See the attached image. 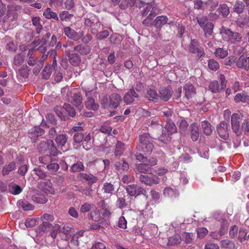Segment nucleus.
<instances>
[{
  "instance_id": "obj_61",
  "label": "nucleus",
  "mask_w": 249,
  "mask_h": 249,
  "mask_svg": "<svg viewBox=\"0 0 249 249\" xmlns=\"http://www.w3.org/2000/svg\"><path fill=\"white\" fill-rule=\"evenodd\" d=\"M90 214L91 218L94 221H96L99 218L100 216V213L95 206V210H91Z\"/></svg>"
},
{
  "instance_id": "obj_27",
  "label": "nucleus",
  "mask_w": 249,
  "mask_h": 249,
  "mask_svg": "<svg viewBox=\"0 0 249 249\" xmlns=\"http://www.w3.org/2000/svg\"><path fill=\"white\" fill-rule=\"evenodd\" d=\"M201 128L203 133L206 135H210L213 131L211 124L207 121L202 122Z\"/></svg>"
},
{
  "instance_id": "obj_22",
  "label": "nucleus",
  "mask_w": 249,
  "mask_h": 249,
  "mask_svg": "<svg viewBox=\"0 0 249 249\" xmlns=\"http://www.w3.org/2000/svg\"><path fill=\"white\" fill-rule=\"evenodd\" d=\"M156 15V13L154 8H153L148 17L142 21L143 24L147 26H152L154 24L153 19Z\"/></svg>"
},
{
  "instance_id": "obj_29",
  "label": "nucleus",
  "mask_w": 249,
  "mask_h": 249,
  "mask_svg": "<svg viewBox=\"0 0 249 249\" xmlns=\"http://www.w3.org/2000/svg\"><path fill=\"white\" fill-rule=\"evenodd\" d=\"M32 199L33 201L40 204H45L48 200L47 197L41 194H37L33 196Z\"/></svg>"
},
{
  "instance_id": "obj_7",
  "label": "nucleus",
  "mask_w": 249,
  "mask_h": 249,
  "mask_svg": "<svg viewBox=\"0 0 249 249\" xmlns=\"http://www.w3.org/2000/svg\"><path fill=\"white\" fill-rule=\"evenodd\" d=\"M41 219L42 223L40 225V228L41 229L42 231H45L51 228L52 225L50 222L53 221L54 218L53 214L46 213L43 214L41 217Z\"/></svg>"
},
{
  "instance_id": "obj_58",
  "label": "nucleus",
  "mask_w": 249,
  "mask_h": 249,
  "mask_svg": "<svg viewBox=\"0 0 249 249\" xmlns=\"http://www.w3.org/2000/svg\"><path fill=\"white\" fill-rule=\"evenodd\" d=\"M208 233V230L205 228H199L197 230V236L200 238H203Z\"/></svg>"
},
{
  "instance_id": "obj_3",
  "label": "nucleus",
  "mask_w": 249,
  "mask_h": 249,
  "mask_svg": "<svg viewBox=\"0 0 249 249\" xmlns=\"http://www.w3.org/2000/svg\"><path fill=\"white\" fill-rule=\"evenodd\" d=\"M37 149L40 153L48 151L50 155L55 156L57 154V149L53 144V140L48 139L41 141L38 144Z\"/></svg>"
},
{
  "instance_id": "obj_30",
  "label": "nucleus",
  "mask_w": 249,
  "mask_h": 249,
  "mask_svg": "<svg viewBox=\"0 0 249 249\" xmlns=\"http://www.w3.org/2000/svg\"><path fill=\"white\" fill-rule=\"evenodd\" d=\"M44 132L42 129L38 127H34L30 130V137L35 142L34 137L41 136Z\"/></svg>"
},
{
  "instance_id": "obj_44",
  "label": "nucleus",
  "mask_w": 249,
  "mask_h": 249,
  "mask_svg": "<svg viewBox=\"0 0 249 249\" xmlns=\"http://www.w3.org/2000/svg\"><path fill=\"white\" fill-rule=\"evenodd\" d=\"M181 241L180 236L179 234H176L174 236L170 237L168 239V243L171 245H178Z\"/></svg>"
},
{
  "instance_id": "obj_2",
  "label": "nucleus",
  "mask_w": 249,
  "mask_h": 249,
  "mask_svg": "<svg viewBox=\"0 0 249 249\" xmlns=\"http://www.w3.org/2000/svg\"><path fill=\"white\" fill-rule=\"evenodd\" d=\"M220 35L222 39L231 43L240 42L242 38L240 34L237 32H233L231 30L224 27L220 29Z\"/></svg>"
},
{
  "instance_id": "obj_50",
  "label": "nucleus",
  "mask_w": 249,
  "mask_h": 249,
  "mask_svg": "<svg viewBox=\"0 0 249 249\" xmlns=\"http://www.w3.org/2000/svg\"><path fill=\"white\" fill-rule=\"evenodd\" d=\"M71 170L73 172H79L84 169V166L81 161H77L76 163L73 164L71 167Z\"/></svg>"
},
{
  "instance_id": "obj_33",
  "label": "nucleus",
  "mask_w": 249,
  "mask_h": 249,
  "mask_svg": "<svg viewBox=\"0 0 249 249\" xmlns=\"http://www.w3.org/2000/svg\"><path fill=\"white\" fill-rule=\"evenodd\" d=\"M18 205L19 207L21 208L24 211L32 210L34 209V206L26 200L18 201Z\"/></svg>"
},
{
  "instance_id": "obj_59",
  "label": "nucleus",
  "mask_w": 249,
  "mask_h": 249,
  "mask_svg": "<svg viewBox=\"0 0 249 249\" xmlns=\"http://www.w3.org/2000/svg\"><path fill=\"white\" fill-rule=\"evenodd\" d=\"M73 50L79 52L80 53L85 54L89 53V49L81 45H78L72 48Z\"/></svg>"
},
{
  "instance_id": "obj_10",
  "label": "nucleus",
  "mask_w": 249,
  "mask_h": 249,
  "mask_svg": "<svg viewBox=\"0 0 249 249\" xmlns=\"http://www.w3.org/2000/svg\"><path fill=\"white\" fill-rule=\"evenodd\" d=\"M240 121L241 119L238 114L234 113L232 114L231 117L232 129L237 135L241 134Z\"/></svg>"
},
{
  "instance_id": "obj_21",
  "label": "nucleus",
  "mask_w": 249,
  "mask_h": 249,
  "mask_svg": "<svg viewBox=\"0 0 249 249\" xmlns=\"http://www.w3.org/2000/svg\"><path fill=\"white\" fill-rule=\"evenodd\" d=\"M145 97L149 101H154L159 98L156 90L153 88H150L147 89Z\"/></svg>"
},
{
  "instance_id": "obj_19",
  "label": "nucleus",
  "mask_w": 249,
  "mask_h": 249,
  "mask_svg": "<svg viewBox=\"0 0 249 249\" xmlns=\"http://www.w3.org/2000/svg\"><path fill=\"white\" fill-rule=\"evenodd\" d=\"M234 100L236 103L242 102L249 104V96L245 92L236 94Z\"/></svg>"
},
{
  "instance_id": "obj_20",
  "label": "nucleus",
  "mask_w": 249,
  "mask_h": 249,
  "mask_svg": "<svg viewBox=\"0 0 249 249\" xmlns=\"http://www.w3.org/2000/svg\"><path fill=\"white\" fill-rule=\"evenodd\" d=\"M57 63H56V60L54 58L52 64V67L53 68V70H54V80L57 82H60L61 81L62 79V73H61L59 70L57 69Z\"/></svg>"
},
{
  "instance_id": "obj_17",
  "label": "nucleus",
  "mask_w": 249,
  "mask_h": 249,
  "mask_svg": "<svg viewBox=\"0 0 249 249\" xmlns=\"http://www.w3.org/2000/svg\"><path fill=\"white\" fill-rule=\"evenodd\" d=\"M68 96V99L70 102L72 104L76 107H79L82 102V97H81L79 93H74L72 96L70 97L69 95Z\"/></svg>"
},
{
  "instance_id": "obj_49",
  "label": "nucleus",
  "mask_w": 249,
  "mask_h": 249,
  "mask_svg": "<svg viewBox=\"0 0 249 249\" xmlns=\"http://www.w3.org/2000/svg\"><path fill=\"white\" fill-rule=\"evenodd\" d=\"M179 131L183 134L185 132L188 127V123L185 120L181 119L178 121Z\"/></svg>"
},
{
  "instance_id": "obj_6",
  "label": "nucleus",
  "mask_w": 249,
  "mask_h": 249,
  "mask_svg": "<svg viewBox=\"0 0 249 249\" xmlns=\"http://www.w3.org/2000/svg\"><path fill=\"white\" fill-rule=\"evenodd\" d=\"M189 51L190 53L196 54L198 58L205 54L204 49L199 46L197 41L195 39H192L189 46Z\"/></svg>"
},
{
  "instance_id": "obj_39",
  "label": "nucleus",
  "mask_w": 249,
  "mask_h": 249,
  "mask_svg": "<svg viewBox=\"0 0 249 249\" xmlns=\"http://www.w3.org/2000/svg\"><path fill=\"white\" fill-rule=\"evenodd\" d=\"M43 16L48 19L53 18L54 19L58 20V17L55 13L53 12L49 8H47L43 12Z\"/></svg>"
},
{
  "instance_id": "obj_60",
  "label": "nucleus",
  "mask_w": 249,
  "mask_h": 249,
  "mask_svg": "<svg viewBox=\"0 0 249 249\" xmlns=\"http://www.w3.org/2000/svg\"><path fill=\"white\" fill-rule=\"evenodd\" d=\"M193 234L192 233H184L182 235L183 240L186 244H190L193 241Z\"/></svg>"
},
{
  "instance_id": "obj_8",
  "label": "nucleus",
  "mask_w": 249,
  "mask_h": 249,
  "mask_svg": "<svg viewBox=\"0 0 249 249\" xmlns=\"http://www.w3.org/2000/svg\"><path fill=\"white\" fill-rule=\"evenodd\" d=\"M140 181L147 185L157 184L160 181V178L156 175L150 174L146 175H141L139 177Z\"/></svg>"
},
{
  "instance_id": "obj_35",
  "label": "nucleus",
  "mask_w": 249,
  "mask_h": 249,
  "mask_svg": "<svg viewBox=\"0 0 249 249\" xmlns=\"http://www.w3.org/2000/svg\"><path fill=\"white\" fill-rule=\"evenodd\" d=\"M217 11L223 17H226L229 14L230 8L227 4H222L220 5Z\"/></svg>"
},
{
  "instance_id": "obj_28",
  "label": "nucleus",
  "mask_w": 249,
  "mask_h": 249,
  "mask_svg": "<svg viewBox=\"0 0 249 249\" xmlns=\"http://www.w3.org/2000/svg\"><path fill=\"white\" fill-rule=\"evenodd\" d=\"M245 7L244 2L240 0H237L233 7V11L238 14L243 13Z\"/></svg>"
},
{
  "instance_id": "obj_56",
  "label": "nucleus",
  "mask_w": 249,
  "mask_h": 249,
  "mask_svg": "<svg viewBox=\"0 0 249 249\" xmlns=\"http://www.w3.org/2000/svg\"><path fill=\"white\" fill-rule=\"evenodd\" d=\"M103 190L106 193L112 194L114 191L113 185L110 183L106 182L104 184Z\"/></svg>"
},
{
  "instance_id": "obj_12",
  "label": "nucleus",
  "mask_w": 249,
  "mask_h": 249,
  "mask_svg": "<svg viewBox=\"0 0 249 249\" xmlns=\"http://www.w3.org/2000/svg\"><path fill=\"white\" fill-rule=\"evenodd\" d=\"M228 126L225 122H221L217 126V132L219 136L223 139H227L229 137Z\"/></svg>"
},
{
  "instance_id": "obj_16",
  "label": "nucleus",
  "mask_w": 249,
  "mask_h": 249,
  "mask_svg": "<svg viewBox=\"0 0 249 249\" xmlns=\"http://www.w3.org/2000/svg\"><path fill=\"white\" fill-rule=\"evenodd\" d=\"M236 65L238 68L248 70L249 69V57L244 55L241 56L236 62Z\"/></svg>"
},
{
  "instance_id": "obj_48",
  "label": "nucleus",
  "mask_w": 249,
  "mask_h": 249,
  "mask_svg": "<svg viewBox=\"0 0 249 249\" xmlns=\"http://www.w3.org/2000/svg\"><path fill=\"white\" fill-rule=\"evenodd\" d=\"M124 150V144L121 142H118L116 143L115 154L116 156H121L123 154Z\"/></svg>"
},
{
  "instance_id": "obj_9",
  "label": "nucleus",
  "mask_w": 249,
  "mask_h": 249,
  "mask_svg": "<svg viewBox=\"0 0 249 249\" xmlns=\"http://www.w3.org/2000/svg\"><path fill=\"white\" fill-rule=\"evenodd\" d=\"M38 188L46 194H54V189L50 180H44L38 184Z\"/></svg>"
},
{
  "instance_id": "obj_5",
  "label": "nucleus",
  "mask_w": 249,
  "mask_h": 249,
  "mask_svg": "<svg viewBox=\"0 0 249 249\" xmlns=\"http://www.w3.org/2000/svg\"><path fill=\"white\" fill-rule=\"evenodd\" d=\"M122 101V97L120 95L117 93H113L109 96L108 102L104 105V107L117 108Z\"/></svg>"
},
{
  "instance_id": "obj_31",
  "label": "nucleus",
  "mask_w": 249,
  "mask_h": 249,
  "mask_svg": "<svg viewBox=\"0 0 249 249\" xmlns=\"http://www.w3.org/2000/svg\"><path fill=\"white\" fill-rule=\"evenodd\" d=\"M33 25L36 28V32L39 34L42 29V26L41 24V18L38 17H33L32 18Z\"/></svg>"
},
{
  "instance_id": "obj_18",
  "label": "nucleus",
  "mask_w": 249,
  "mask_h": 249,
  "mask_svg": "<svg viewBox=\"0 0 249 249\" xmlns=\"http://www.w3.org/2000/svg\"><path fill=\"white\" fill-rule=\"evenodd\" d=\"M191 137L193 141L198 140L199 136V128L196 124H192L190 127Z\"/></svg>"
},
{
  "instance_id": "obj_40",
  "label": "nucleus",
  "mask_w": 249,
  "mask_h": 249,
  "mask_svg": "<svg viewBox=\"0 0 249 249\" xmlns=\"http://www.w3.org/2000/svg\"><path fill=\"white\" fill-rule=\"evenodd\" d=\"M51 36V34L50 33H47L45 35L43 36L42 39L39 40H35L34 41V44L36 45H40L41 46H43L44 45L46 44L47 43L48 39Z\"/></svg>"
},
{
  "instance_id": "obj_53",
  "label": "nucleus",
  "mask_w": 249,
  "mask_h": 249,
  "mask_svg": "<svg viewBox=\"0 0 249 249\" xmlns=\"http://www.w3.org/2000/svg\"><path fill=\"white\" fill-rule=\"evenodd\" d=\"M63 109L71 117H73L75 115V111L74 108L69 104H65L63 105Z\"/></svg>"
},
{
  "instance_id": "obj_36",
  "label": "nucleus",
  "mask_w": 249,
  "mask_h": 249,
  "mask_svg": "<svg viewBox=\"0 0 249 249\" xmlns=\"http://www.w3.org/2000/svg\"><path fill=\"white\" fill-rule=\"evenodd\" d=\"M214 54L217 57L224 58L228 55V53L226 49L218 48L216 49L214 52Z\"/></svg>"
},
{
  "instance_id": "obj_37",
  "label": "nucleus",
  "mask_w": 249,
  "mask_h": 249,
  "mask_svg": "<svg viewBox=\"0 0 249 249\" xmlns=\"http://www.w3.org/2000/svg\"><path fill=\"white\" fill-rule=\"evenodd\" d=\"M85 105L87 108L89 109L95 110L98 108V105L95 103L94 100L92 98H88V100L85 103Z\"/></svg>"
},
{
  "instance_id": "obj_55",
  "label": "nucleus",
  "mask_w": 249,
  "mask_h": 249,
  "mask_svg": "<svg viewBox=\"0 0 249 249\" xmlns=\"http://www.w3.org/2000/svg\"><path fill=\"white\" fill-rule=\"evenodd\" d=\"M33 171L34 173L40 179H43L47 176L46 173L44 172L39 167L35 168Z\"/></svg>"
},
{
  "instance_id": "obj_45",
  "label": "nucleus",
  "mask_w": 249,
  "mask_h": 249,
  "mask_svg": "<svg viewBox=\"0 0 249 249\" xmlns=\"http://www.w3.org/2000/svg\"><path fill=\"white\" fill-rule=\"evenodd\" d=\"M24 60V55L22 53H19L15 55L14 58V64L17 66L21 65Z\"/></svg>"
},
{
  "instance_id": "obj_47",
  "label": "nucleus",
  "mask_w": 249,
  "mask_h": 249,
  "mask_svg": "<svg viewBox=\"0 0 249 249\" xmlns=\"http://www.w3.org/2000/svg\"><path fill=\"white\" fill-rule=\"evenodd\" d=\"M70 57V63L74 66H77L81 61L80 58L76 54H72L71 55H68Z\"/></svg>"
},
{
  "instance_id": "obj_4",
  "label": "nucleus",
  "mask_w": 249,
  "mask_h": 249,
  "mask_svg": "<svg viewBox=\"0 0 249 249\" xmlns=\"http://www.w3.org/2000/svg\"><path fill=\"white\" fill-rule=\"evenodd\" d=\"M126 190L127 193L131 196H137L140 195H143L145 199H147L146 191L140 186L135 184L129 185L126 187Z\"/></svg>"
},
{
  "instance_id": "obj_57",
  "label": "nucleus",
  "mask_w": 249,
  "mask_h": 249,
  "mask_svg": "<svg viewBox=\"0 0 249 249\" xmlns=\"http://www.w3.org/2000/svg\"><path fill=\"white\" fill-rule=\"evenodd\" d=\"M218 2L213 0H209L206 3V7L209 8L210 11H213L218 5Z\"/></svg>"
},
{
  "instance_id": "obj_54",
  "label": "nucleus",
  "mask_w": 249,
  "mask_h": 249,
  "mask_svg": "<svg viewBox=\"0 0 249 249\" xmlns=\"http://www.w3.org/2000/svg\"><path fill=\"white\" fill-rule=\"evenodd\" d=\"M208 67L210 69L215 71L219 68V65L216 61L212 59L208 61Z\"/></svg>"
},
{
  "instance_id": "obj_42",
  "label": "nucleus",
  "mask_w": 249,
  "mask_h": 249,
  "mask_svg": "<svg viewBox=\"0 0 249 249\" xmlns=\"http://www.w3.org/2000/svg\"><path fill=\"white\" fill-rule=\"evenodd\" d=\"M64 32L66 36L69 38L77 39L78 37L76 33L69 27H66L64 29Z\"/></svg>"
},
{
  "instance_id": "obj_14",
  "label": "nucleus",
  "mask_w": 249,
  "mask_h": 249,
  "mask_svg": "<svg viewBox=\"0 0 249 249\" xmlns=\"http://www.w3.org/2000/svg\"><path fill=\"white\" fill-rule=\"evenodd\" d=\"M163 194L165 197L171 199L177 198L179 196V193L177 189L169 187L163 189Z\"/></svg>"
},
{
  "instance_id": "obj_62",
  "label": "nucleus",
  "mask_w": 249,
  "mask_h": 249,
  "mask_svg": "<svg viewBox=\"0 0 249 249\" xmlns=\"http://www.w3.org/2000/svg\"><path fill=\"white\" fill-rule=\"evenodd\" d=\"M78 235L74 234L71 237L70 242L69 243V246L71 248H73L74 246H78Z\"/></svg>"
},
{
  "instance_id": "obj_43",
  "label": "nucleus",
  "mask_w": 249,
  "mask_h": 249,
  "mask_svg": "<svg viewBox=\"0 0 249 249\" xmlns=\"http://www.w3.org/2000/svg\"><path fill=\"white\" fill-rule=\"evenodd\" d=\"M209 89L213 93H217L219 91V85L218 82L216 81H213L210 83Z\"/></svg>"
},
{
  "instance_id": "obj_1",
  "label": "nucleus",
  "mask_w": 249,
  "mask_h": 249,
  "mask_svg": "<svg viewBox=\"0 0 249 249\" xmlns=\"http://www.w3.org/2000/svg\"><path fill=\"white\" fill-rule=\"evenodd\" d=\"M139 141L136 147L137 151L150 154L152 151L153 144L152 138L149 134L145 133L140 135Z\"/></svg>"
},
{
  "instance_id": "obj_52",
  "label": "nucleus",
  "mask_w": 249,
  "mask_h": 249,
  "mask_svg": "<svg viewBox=\"0 0 249 249\" xmlns=\"http://www.w3.org/2000/svg\"><path fill=\"white\" fill-rule=\"evenodd\" d=\"M166 132L165 130H163L162 134L159 138L160 141L163 143H167L171 140V135H169L167 132L166 133Z\"/></svg>"
},
{
  "instance_id": "obj_63",
  "label": "nucleus",
  "mask_w": 249,
  "mask_h": 249,
  "mask_svg": "<svg viewBox=\"0 0 249 249\" xmlns=\"http://www.w3.org/2000/svg\"><path fill=\"white\" fill-rule=\"evenodd\" d=\"M241 129L244 131L245 134H248L249 133V119H246L244 121Z\"/></svg>"
},
{
  "instance_id": "obj_32",
  "label": "nucleus",
  "mask_w": 249,
  "mask_h": 249,
  "mask_svg": "<svg viewBox=\"0 0 249 249\" xmlns=\"http://www.w3.org/2000/svg\"><path fill=\"white\" fill-rule=\"evenodd\" d=\"M165 130L169 135H172L173 133L177 132V128L175 124L171 121H168L165 127Z\"/></svg>"
},
{
  "instance_id": "obj_13",
  "label": "nucleus",
  "mask_w": 249,
  "mask_h": 249,
  "mask_svg": "<svg viewBox=\"0 0 249 249\" xmlns=\"http://www.w3.org/2000/svg\"><path fill=\"white\" fill-rule=\"evenodd\" d=\"M138 97V95L133 89H130L124 95L123 100L126 104H130L134 102L135 99Z\"/></svg>"
},
{
  "instance_id": "obj_38",
  "label": "nucleus",
  "mask_w": 249,
  "mask_h": 249,
  "mask_svg": "<svg viewBox=\"0 0 249 249\" xmlns=\"http://www.w3.org/2000/svg\"><path fill=\"white\" fill-rule=\"evenodd\" d=\"M93 209L95 210V205L91 203H85L80 207V211L83 213L91 212Z\"/></svg>"
},
{
  "instance_id": "obj_64",
  "label": "nucleus",
  "mask_w": 249,
  "mask_h": 249,
  "mask_svg": "<svg viewBox=\"0 0 249 249\" xmlns=\"http://www.w3.org/2000/svg\"><path fill=\"white\" fill-rule=\"evenodd\" d=\"M219 248L218 244L212 242L207 243L204 247V249H219Z\"/></svg>"
},
{
  "instance_id": "obj_51",
  "label": "nucleus",
  "mask_w": 249,
  "mask_h": 249,
  "mask_svg": "<svg viewBox=\"0 0 249 249\" xmlns=\"http://www.w3.org/2000/svg\"><path fill=\"white\" fill-rule=\"evenodd\" d=\"M28 170V165L26 163L20 164L18 167V174L22 176H24Z\"/></svg>"
},
{
  "instance_id": "obj_11",
  "label": "nucleus",
  "mask_w": 249,
  "mask_h": 249,
  "mask_svg": "<svg viewBox=\"0 0 249 249\" xmlns=\"http://www.w3.org/2000/svg\"><path fill=\"white\" fill-rule=\"evenodd\" d=\"M173 94L172 89L171 87L161 88L159 90V97L164 101H168Z\"/></svg>"
},
{
  "instance_id": "obj_25",
  "label": "nucleus",
  "mask_w": 249,
  "mask_h": 249,
  "mask_svg": "<svg viewBox=\"0 0 249 249\" xmlns=\"http://www.w3.org/2000/svg\"><path fill=\"white\" fill-rule=\"evenodd\" d=\"M168 18L164 16H159L154 21V25L157 28H160L167 23Z\"/></svg>"
},
{
  "instance_id": "obj_26",
  "label": "nucleus",
  "mask_w": 249,
  "mask_h": 249,
  "mask_svg": "<svg viewBox=\"0 0 249 249\" xmlns=\"http://www.w3.org/2000/svg\"><path fill=\"white\" fill-rule=\"evenodd\" d=\"M16 169V163L14 161L10 162L8 164L3 166L2 170V174L3 176L8 175L10 172Z\"/></svg>"
},
{
  "instance_id": "obj_34",
  "label": "nucleus",
  "mask_w": 249,
  "mask_h": 249,
  "mask_svg": "<svg viewBox=\"0 0 249 249\" xmlns=\"http://www.w3.org/2000/svg\"><path fill=\"white\" fill-rule=\"evenodd\" d=\"M9 189L12 194L15 195L20 194L22 191L20 186L13 182L10 184Z\"/></svg>"
},
{
  "instance_id": "obj_15",
  "label": "nucleus",
  "mask_w": 249,
  "mask_h": 249,
  "mask_svg": "<svg viewBox=\"0 0 249 249\" xmlns=\"http://www.w3.org/2000/svg\"><path fill=\"white\" fill-rule=\"evenodd\" d=\"M183 89L185 92V96L187 99L192 98L196 94L194 87L191 84H186Z\"/></svg>"
},
{
  "instance_id": "obj_23",
  "label": "nucleus",
  "mask_w": 249,
  "mask_h": 249,
  "mask_svg": "<svg viewBox=\"0 0 249 249\" xmlns=\"http://www.w3.org/2000/svg\"><path fill=\"white\" fill-rule=\"evenodd\" d=\"M80 178L83 179L88 181L89 183L92 184L97 180V178L91 174H88L86 173H80Z\"/></svg>"
},
{
  "instance_id": "obj_24",
  "label": "nucleus",
  "mask_w": 249,
  "mask_h": 249,
  "mask_svg": "<svg viewBox=\"0 0 249 249\" xmlns=\"http://www.w3.org/2000/svg\"><path fill=\"white\" fill-rule=\"evenodd\" d=\"M150 170L149 167L145 163L136 164L134 168V171L137 174L148 172Z\"/></svg>"
},
{
  "instance_id": "obj_46",
  "label": "nucleus",
  "mask_w": 249,
  "mask_h": 249,
  "mask_svg": "<svg viewBox=\"0 0 249 249\" xmlns=\"http://www.w3.org/2000/svg\"><path fill=\"white\" fill-rule=\"evenodd\" d=\"M221 246L222 248L228 249H235L234 243L228 239L222 240L221 242Z\"/></svg>"
},
{
  "instance_id": "obj_41",
  "label": "nucleus",
  "mask_w": 249,
  "mask_h": 249,
  "mask_svg": "<svg viewBox=\"0 0 249 249\" xmlns=\"http://www.w3.org/2000/svg\"><path fill=\"white\" fill-rule=\"evenodd\" d=\"M213 25L211 22H207L205 25L203 27L206 37L211 36L212 34Z\"/></svg>"
}]
</instances>
